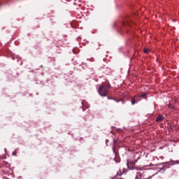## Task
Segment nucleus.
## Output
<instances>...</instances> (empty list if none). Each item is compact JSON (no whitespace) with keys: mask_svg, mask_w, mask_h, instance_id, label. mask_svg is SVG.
I'll return each instance as SVG.
<instances>
[{"mask_svg":"<svg viewBox=\"0 0 179 179\" xmlns=\"http://www.w3.org/2000/svg\"><path fill=\"white\" fill-rule=\"evenodd\" d=\"M138 101H141V98H139L138 95H135L134 97L131 99L132 106H135V104H136V103Z\"/></svg>","mask_w":179,"mask_h":179,"instance_id":"3","label":"nucleus"},{"mask_svg":"<svg viewBox=\"0 0 179 179\" xmlns=\"http://www.w3.org/2000/svg\"><path fill=\"white\" fill-rule=\"evenodd\" d=\"M125 173H127V169L123 168L117 171V175L121 176L122 174H125Z\"/></svg>","mask_w":179,"mask_h":179,"instance_id":"5","label":"nucleus"},{"mask_svg":"<svg viewBox=\"0 0 179 179\" xmlns=\"http://www.w3.org/2000/svg\"><path fill=\"white\" fill-rule=\"evenodd\" d=\"M136 179H138V176L136 177Z\"/></svg>","mask_w":179,"mask_h":179,"instance_id":"12","label":"nucleus"},{"mask_svg":"<svg viewBox=\"0 0 179 179\" xmlns=\"http://www.w3.org/2000/svg\"><path fill=\"white\" fill-rule=\"evenodd\" d=\"M0 6H1V3H0Z\"/></svg>","mask_w":179,"mask_h":179,"instance_id":"13","label":"nucleus"},{"mask_svg":"<svg viewBox=\"0 0 179 179\" xmlns=\"http://www.w3.org/2000/svg\"><path fill=\"white\" fill-rule=\"evenodd\" d=\"M137 96H138L139 99H141V97H142L143 99H147L146 93H143V94H137Z\"/></svg>","mask_w":179,"mask_h":179,"instance_id":"7","label":"nucleus"},{"mask_svg":"<svg viewBox=\"0 0 179 179\" xmlns=\"http://www.w3.org/2000/svg\"><path fill=\"white\" fill-rule=\"evenodd\" d=\"M135 164H136V160L131 161L130 162L127 161V167L129 169H135V166H134Z\"/></svg>","mask_w":179,"mask_h":179,"instance_id":"4","label":"nucleus"},{"mask_svg":"<svg viewBox=\"0 0 179 179\" xmlns=\"http://www.w3.org/2000/svg\"><path fill=\"white\" fill-rule=\"evenodd\" d=\"M110 89H111V85H110L108 83H102V85L99 87V93L100 96L106 97Z\"/></svg>","mask_w":179,"mask_h":179,"instance_id":"1","label":"nucleus"},{"mask_svg":"<svg viewBox=\"0 0 179 179\" xmlns=\"http://www.w3.org/2000/svg\"><path fill=\"white\" fill-rule=\"evenodd\" d=\"M150 178H152V176L149 177L148 179H150Z\"/></svg>","mask_w":179,"mask_h":179,"instance_id":"11","label":"nucleus"},{"mask_svg":"<svg viewBox=\"0 0 179 179\" xmlns=\"http://www.w3.org/2000/svg\"><path fill=\"white\" fill-rule=\"evenodd\" d=\"M113 152L115 153V158L117 159V157H118V154H117V152H115V150H113Z\"/></svg>","mask_w":179,"mask_h":179,"instance_id":"9","label":"nucleus"},{"mask_svg":"<svg viewBox=\"0 0 179 179\" xmlns=\"http://www.w3.org/2000/svg\"><path fill=\"white\" fill-rule=\"evenodd\" d=\"M164 118V117H163V115H159L157 116V119H156V122H162V121H163Z\"/></svg>","mask_w":179,"mask_h":179,"instance_id":"6","label":"nucleus"},{"mask_svg":"<svg viewBox=\"0 0 179 179\" xmlns=\"http://www.w3.org/2000/svg\"><path fill=\"white\" fill-rule=\"evenodd\" d=\"M150 50H149V49H148V48H145V49L144 50L145 54H148V53L150 52Z\"/></svg>","mask_w":179,"mask_h":179,"instance_id":"8","label":"nucleus"},{"mask_svg":"<svg viewBox=\"0 0 179 179\" xmlns=\"http://www.w3.org/2000/svg\"><path fill=\"white\" fill-rule=\"evenodd\" d=\"M134 24L129 19L127 18L122 23V30L128 29V27H132V25Z\"/></svg>","mask_w":179,"mask_h":179,"instance_id":"2","label":"nucleus"},{"mask_svg":"<svg viewBox=\"0 0 179 179\" xmlns=\"http://www.w3.org/2000/svg\"><path fill=\"white\" fill-rule=\"evenodd\" d=\"M13 156H16V152L14 151V152H13Z\"/></svg>","mask_w":179,"mask_h":179,"instance_id":"10","label":"nucleus"}]
</instances>
